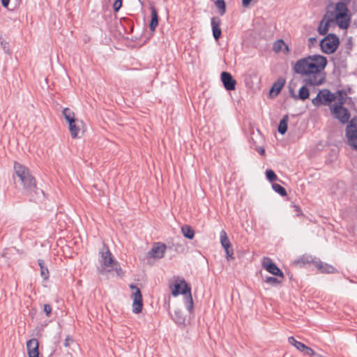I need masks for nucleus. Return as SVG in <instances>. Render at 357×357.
Listing matches in <instances>:
<instances>
[{
  "label": "nucleus",
  "mask_w": 357,
  "mask_h": 357,
  "mask_svg": "<svg viewBox=\"0 0 357 357\" xmlns=\"http://www.w3.org/2000/svg\"><path fill=\"white\" fill-rule=\"evenodd\" d=\"M14 170L17 176L21 181L26 194L31 197V200L35 201L45 197L44 191L37 187L34 176L26 167L15 162Z\"/></svg>",
  "instance_id": "nucleus-2"
},
{
  "label": "nucleus",
  "mask_w": 357,
  "mask_h": 357,
  "mask_svg": "<svg viewBox=\"0 0 357 357\" xmlns=\"http://www.w3.org/2000/svg\"><path fill=\"white\" fill-rule=\"evenodd\" d=\"M220 243L224 249L231 247V243L225 230H222L220 234Z\"/></svg>",
  "instance_id": "nucleus-28"
},
{
  "label": "nucleus",
  "mask_w": 357,
  "mask_h": 357,
  "mask_svg": "<svg viewBox=\"0 0 357 357\" xmlns=\"http://www.w3.org/2000/svg\"><path fill=\"white\" fill-rule=\"evenodd\" d=\"M327 63L326 57L314 54L298 60L293 68L295 73L308 77L303 79L306 85L316 86L321 85L326 79L323 71Z\"/></svg>",
  "instance_id": "nucleus-1"
},
{
  "label": "nucleus",
  "mask_w": 357,
  "mask_h": 357,
  "mask_svg": "<svg viewBox=\"0 0 357 357\" xmlns=\"http://www.w3.org/2000/svg\"><path fill=\"white\" fill-rule=\"evenodd\" d=\"M288 121H289V116L288 115H284L283 117L280 119L278 127V131L281 135H284L288 129Z\"/></svg>",
  "instance_id": "nucleus-23"
},
{
  "label": "nucleus",
  "mask_w": 357,
  "mask_h": 357,
  "mask_svg": "<svg viewBox=\"0 0 357 357\" xmlns=\"http://www.w3.org/2000/svg\"><path fill=\"white\" fill-rule=\"evenodd\" d=\"M335 19L338 27L341 29H347L351 22V13L343 1H339L335 6Z\"/></svg>",
  "instance_id": "nucleus-5"
},
{
  "label": "nucleus",
  "mask_w": 357,
  "mask_h": 357,
  "mask_svg": "<svg viewBox=\"0 0 357 357\" xmlns=\"http://www.w3.org/2000/svg\"><path fill=\"white\" fill-rule=\"evenodd\" d=\"M1 5L4 8H8L10 0H1Z\"/></svg>",
  "instance_id": "nucleus-46"
},
{
  "label": "nucleus",
  "mask_w": 357,
  "mask_h": 357,
  "mask_svg": "<svg viewBox=\"0 0 357 357\" xmlns=\"http://www.w3.org/2000/svg\"><path fill=\"white\" fill-rule=\"evenodd\" d=\"M331 113L334 117L340 121L342 124L349 122L350 113L346 107L341 105H333L330 107Z\"/></svg>",
  "instance_id": "nucleus-10"
},
{
  "label": "nucleus",
  "mask_w": 357,
  "mask_h": 357,
  "mask_svg": "<svg viewBox=\"0 0 357 357\" xmlns=\"http://www.w3.org/2000/svg\"><path fill=\"white\" fill-rule=\"evenodd\" d=\"M257 152L261 155H263L265 154V149L264 147H259L257 149Z\"/></svg>",
  "instance_id": "nucleus-47"
},
{
  "label": "nucleus",
  "mask_w": 357,
  "mask_h": 357,
  "mask_svg": "<svg viewBox=\"0 0 357 357\" xmlns=\"http://www.w3.org/2000/svg\"><path fill=\"white\" fill-rule=\"evenodd\" d=\"M181 232L183 236L189 240L193 239L195 236L194 229L188 225H184L181 227Z\"/></svg>",
  "instance_id": "nucleus-24"
},
{
  "label": "nucleus",
  "mask_w": 357,
  "mask_h": 357,
  "mask_svg": "<svg viewBox=\"0 0 357 357\" xmlns=\"http://www.w3.org/2000/svg\"><path fill=\"white\" fill-rule=\"evenodd\" d=\"M26 349L29 357H39V343L37 339L32 338L26 342Z\"/></svg>",
  "instance_id": "nucleus-15"
},
{
  "label": "nucleus",
  "mask_w": 357,
  "mask_h": 357,
  "mask_svg": "<svg viewBox=\"0 0 357 357\" xmlns=\"http://www.w3.org/2000/svg\"><path fill=\"white\" fill-rule=\"evenodd\" d=\"M282 280L280 278H275L273 276H266L264 282L273 287H277L282 283Z\"/></svg>",
  "instance_id": "nucleus-31"
},
{
  "label": "nucleus",
  "mask_w": 357,
  "mask_h": 357,
  "mask_svg": "<svg viewBox=\"0 0 357 357\" xmlns=\"http://www.w3.org/2000/svg\"><path fill=\"white\" fill-rule=\"evenodd\" d=\"M225 257L228 261L234 259V250L231 248V246L229 247L228 248H225Z\"/></svg>",
  "instance_id": "nucleus-37"
},
{
  "label": "nucleus",
  "mask_w": 357,
  "mask_h": 357,
  "mask_svg": "<svg viewBox=\"0 0 357 357\" xmlns=\"http://www.w3.org/2000/svg\"><path fill=\"white\" fill-rule=\"evenodd\" d=\"M116 273L118 275H120V273L122 272V270L121 268H119V269L116 268Z\"/></svg>",
  "instance_id": "nucleus-50"
},
{
  "label": "nucleus",
  "mask_w": 357,
  "mask_h": 357,
  "mask_svg": "<svg viewBox=\"0 0 357 357\" xmlns=\"http://www.w3.org/2000/svg\"><path fill=\"white\" fill-rule=\"evenodd\" d=\"M1 45L3 50H4L5 53L8 54H11V52L9 50V47H8V44L6 41H5V40L1 41Z\"/></svg>",
  "instance_id": "nucleus-41"
},
{
  "label": "nucleus",
  "mask_w": 357,
  "mask_h": 357,
  "mask_svg": "<svg viewBox=\"0 0 357 357\" xmlns=\"http://www.w3.org/2000/svg\"><path fill=\"white\" fill-rule=\"evenodd\" d=\"M79 122L82 123V121H79L78 119H75L70 123H68V128L70 132L71 137L73 139L77 138L78 133L80 130L79 125L77 124Z\"/></svg>",
  "instance_id": "nucleus-21"
},
{
  "label": "nucleus",
  "mask_w": 357,
  "mask_h": 357,
  "mask_svg": "<svg viewBox=\"0 0 357 357\" xmlns=\"http://www.w3.org/2000/svg\"><path fill=\"white\" fill-rule=\"evenodd\" d=\"M266 177L268 181L270 182H273L278 180V176L275 173V172L271 169H268L266 170Z\"/></svg>",
  "instance_id": "nucleus-35"
},
{
  "label": "nucleus",
  "mask_w": 357,
  "mask_h": 357,
  "mask_svg": "<svg viewBox=\"0 0 357 357\" xmlns=\"http://www.w3.org/2000/svg\"><path fill=\"white\" fill-rule=\"evenodd\" d=\"M172 289V294L173 296L176 297L180 294L183 296V302L185 307L189 312H192L194 307V302L191 294V287L186 281L182 278L179 282H176L172 285H170Z\"/></svg>",
  "instance_id": "nucleus-4"
},
{
  "label": "nucleus",
  "mask_w": 357,
  "mask_h": 357,
  "mask_svg": "<svg viewBox=\"0 0 357 357\" xmlns=\"http://www.w3.org/2000/svg\"><path fill=\"white\" fill-rule=\"evenodd\" d=\"M73 342V338L70 337V336H67L66 340H65V342L63 343V345L66 347H69V344H70V342Z\"/></svg>",
  "instance_id": "nucleus-43"
},
{
  "label": "nucleus",
  "mask_w": 357,
  "mask_h": 357,
  "mask_svg": "<svg viewBox=\"0 0 357 357\" xmlns=\"http://www.w3.org/2000/svg\"><path fill=\"white\" fill-rule=\"evenodd\" d=\"M215 5L216 8L218 9V13L220 15L222 16L225 14L226 12V3L225 0H216L215 1Z\"/></svg>",
  "instance_id": "nucleus-32"
},
{
  "label": "nucleus",
  "mask_w": 357,
  "mask_h": 357,
  "mask_svg": "<svg viewBox=\"0 0 357 357\" xmlns=\"http://www.w3.org/2000/svg\"><path fill=\"white\" fill-rule=\"evenodd\" d=\"M43 311L45 313V315L48 317L51 316L52 313V307L50 304H45L43 305Z\"/></svg>",
  "instance_id": "nucleus-40"
},
{
  "label": "nucleus",
  "mask_w": 357,
  "mask_h": 357,
  "mask_svg": "<svg viewBox=\"0 0 357 357\" xmlns=\"http://www.w3.org/2000/svg\"><path fill=\"white\" fill-rule=\"evenodd\" d=\"M151 20L149 23V28L151 32H154L158 26L159 17L158 11L153 5L150 6Z\"/></svg>",
  "instance_id": "nucleus-18"
},
{
  "label": "nucleus",
  "mask_w": 357,
  "mask_h": 357,
  "mask_svg": "<svg viewBox=\"0 0 357 357\" xmlns=\"http://www.w3.org/2000/svg\"><path fill=\"white\" fill-rule=\"evenodd\" d=\"M252 0H242V5L243 7H248Z\"/></svg>",
  "instance_id": "nucleus-45"
},
{
  "label": "nucleus",
  "mask_w": 357,
  "mask_h": 357,
  "mask_svg": "<svg viewBox=\"0 0 357 357\" xmlns=\"http://www.w3.org/2000/svg\"><path fill=\"white\" fill-rule=\"evenodd\" d=\"M101 254V261L100 263L102 267H109L112 266L114 263V259L112 255V253L105 244L103 245V250L100 252Z\"/></svg>",
  "instance_id": "nucleus-14"
},
{
  "label": "nucleus",
  "mask_w": 357,
  "mask_h": 357,
  "mask_svg": "<svg viewBox=\"0 0 357 357\" xmlns=\"http://www.w3.org/2000/svg\"><path fill=\"white\" fill-rule=\"evenodd\" d=\"M38 264L40 269L41 277L43 280H47L50 277L48 268L45 266L44 261L41 259H38Z\"/></svg>",
  "instance_id": "nucleus-26"
},
{
  "label": "nucleus",
  "mask_w": 357,
  "mask_h": 357,
  "mask_svg": "<svg viewBox=\"0 0 357 357\" xmlns=\"http://www.w3.org/2000/svg\"><path fill=\"white\" fill-rule=\"evenodd\" d=\"M337 102L333 104V105H341L343 106L346 102L347 93L344 90H337L336 92Z\"/></svg>",
  "instance_id": "nucleus-27"
},
{
  "label": "nucleus",
  "mask_w": 357,
  "mask_h": 357,
  "mask_svg": "<svg viewBox=\"0 0 357 357\" xmlns=\"http://www.w3.org/2000/svg\"><path fill=\"white\" fill-rule=\"evenodd\" d=\"M319 45L324 53L333 54L340 45L339 37L335 33H328L320 40Z\"/></svg>",
  "instance_id": "nucleus-6"
},
{
  "label": "nucleus",
  "mask_w": 357,
  "mask_h": 357,
  "mask_svg": "<svg viewBox=\"0 0 357 357\" xmlns=\"http://www.w3.org/2000/svg\"><path fill=\"white\" fill-rule=\"evenodd\" d=\"M317 42L316 37H311L308 39V46L311 47Z\"/></svg>",
  "instance_id": "nucleus-44"
},
{
  "label": "nucleus",
  "mask_w": 357,
  "mask_h": 357,
  "mask_svg": "<svg viewBox=\"0 0 357 357\" xmlns=\"http://www.w3.org/2000/svg\"><path fill=\"white\" fill-rule=\"evenodd\" d=\"M262 267L273 275L284 280V275L280 268L269 257H265L262 260Z\"/></svg>",
  "instance_id": "nucleus-11"
},
{
  "label": "nucleus",
  "mask_w": 357,
  "mask_h": 357,
  "mask_svg": "<svg viewBox=\"0 0 357 357\" xmlns=\"http://www.w3.org/2000/svg\"><path fill=\"white\" fill-rule=\"evenodd\" d=\"M166 249V244L161 242L155 243L152 248L148 252L147 257L161 259L164 257Z\"/></svg>",
  "instance_id": "nucleus-13"
},
{
  "label": "nucleus",
  "mask_w": 357,
  "mask_h": 357,
  "mask_svg": "<svg viewBox=\"0 0 357 357\" xmlns=\"http://www.w3.org/2000/svg\"><path fill=\"white\" fill-rule=\"evenodd\" d=\"M284 84L285 79L283 77L278 78L277 81L273 84L270 89V95L274 93L275 96H278L280 93L282 89L284 87Z\"/></svg>",
  "instance_id": "nucleus-20"
},
{
  "label": "nucleus",
  "mask_w": 357,
  "mask_h": 357,
  "mask_svg": "<svg viewBox=\"0 0 357 357\" xmlns=\"http://www.w3.org/2000/svg\"><path fill=\"white\" fill-rule=\"evenodd\" d=\"M122 0H115L113 3V9L115 12H117L120 10L122 6Z\"/></svg>",
  "instance_id": "nucleus-39"
},
{
  "label": "nucleus",
  "mask_w": 357,
  "mask_h": 357,
  "mask_svg": "<svg viewBox=\"0 0 357 357\" xmlns=\"http://www.w3.org/2000/svg\"><path fill=\"white\" fill-rule=\"evenodd\" d=\"M346 128V137L348 144L354 150L357 151V116L354 117Z\"/></svg>",
  "instance_id": "nucleus-8"
},
{
  "label": "nucleus",
  "mask_w": 357,
  "mask_h": 357,
  "mask_svg": "<svg viewBox=\"0 0 357 357\" xmlns=\"http://www.w3.org/2000/svg\"><path fill=\"white\" fill-rule=\"evenodd\" d=\"M172 319L177 325L184 326L185 324V317L179 309L174 310V315H172Z\"/></svg>",
  "instance_id": "nucleus-22"
},
{
  "label": "nucleus",
  "mask_w": 357,
  "mask_h": 357,
  "mask_svg": "<svg viewBox=\"0 0 357 357\" xmlns=\"http://www.w3.org/2000/svg\"><path fill=\"white\" fill-rule=\"evenodd\" d=\"M272 188L275 192L278 193L282 197L287 195L286 189L278 183H273Z\"/></svg>",
  "instance_id": "nucleus-33"
},
{
  "label": "nucleus",
  "mask_w": 357,
  "mask_h": 357,
  "mask_svg": "<svg viewBox=\"0 0 357 357\" xmlns=\"http://www.w3.org/2000/svg\"><path fill=\"white\" fill-rule=\"evenodd\" d=\"M98 271H99L100 273H102V270H100V269H99V270H98Z\"/></svg>",
  "instance_id": "nucleus-52"
},
{
  "label": "nucleus",
  "mask_w": 357,
  "mask_h": 357,
  "mask_svg": "<svg viewBox=\"0 0 357 357\" xmlns=\"http://www.w3.org/2000/svg\"><path fill=\"white\" fill-rule=\"evenodd\" d=\"M294 207L296 208V212L298 213L297 215H300L299 213L302 214V211H301V208L299 206H294Z\"/></svg>",
  "instance_id": "nucleus-49"
},
{
  "label": "nucleus",
  "mask_w": 357,
  "mask_h": 357,
  "mask_svg": "<svg viewBox=\"0 0 357 357\" xmlns=\"http://www.w3.org/2000/svg\"><path fill=\"white\" fill-rule=\"evenodd\" d=\"M284 45V40L282 39H279L274 43L273 49L275 52H278L282 50Z\"/></svg>",
  "instance_id": "nucleus-36"
},
{
  "label": "nucleus",
  "mask_w": 357,
  "mask_h": 357,
  "mask_svg": "<svg viewBox=\"0 0 357 357\" xmlns=\"http://www.w3.org/2000/svg\"><path fill=\"white\" fill-rule=\"evenodd\" d=\"M62 114L68 123L75 120V113L68 107H66L63 109Z\"/></svg>",
  "instance_id": "nucleus-29"
},
{
  "label": "nucleus",
  "mask_w": 357,
  "mask_h": 357,
  "mask_svg": "<svg viewBox=\"0 0 357 357\" xmlns=\"http://www.w3.org/2000/svg\"><path fill=\"white\" fill-rule=\"evenodd\" d=\"M336 93H332L328 89L319 90L317 96L312 100L314 106L319 107L321 105H329L336 100Z\"/></svg>",
  "instance_id": "nucleus-7"
},
{
  "label": "nucleus",
  "mask_w": 357,
  "mask_h": 357,
  "mask_svg": "<svg viewBox=\"0 0 357 357\" xmlns=\"http://www.w3.org/2000/svg\"><path fill=\"white\" fill-rule=\"evenodd\" d=\"M326 16L325 15L324 18L320 21L319 25L318 26V33L321 36H326L329 27L331 26V24L333 22L334 19L333 18H328L326 19Z\"/></svg>",
  "instance_id": "nucleus-19"
},
{
  "label": "nucleus",
  "mask_w": 357,
  "mask_h": 357,
  "mask_svg": "<svg viewBox=\"0 0 357 357\" xmlns=\"http://www.w3.org/2000/svg\"><path fill=\"white\" fill-rule=\"evenodd\" d=\"M221 20L219 17H213L211 19L212 33L215 40L218 41L222 36L220 28Z\"/></svg>",
  "instance_id": "nucleus-16"
},
{
  "label": "nucleus",
  "mask_w": 357,
  "mask_h": 357,
  "mask_svg": "<svg viewBox=\"0 0 357 357\" xmlns=\"http://www.w3.org/2000/svg\"><path fill=\"white\" fill-rule=\"evenodd\" d=\"M289 93H290L291 97H292L293 98L297 100V98H296L297 95L295 94V93H294L293 89H290L289 90Z\"/></svg>",
  "instance_id": "nucleus-48"
},
{
  "label": "nucleus",
  "mask_w": 357,
  "mask_h": 357,
  "mask_svg": "<svg viewBox=\"0 0 357 357\" xmlns=\"http://www.w3.org/2000/svg\"><path fill=\"white\" fill-rule=\"evenodd\" d=\"M289 342L294 346L298 351H301L302 349L305 348V344L297 341L293 336H291L288 339Z\"/></svg>",
  "instance_id": "nucleus-34"
},
{
  "label": "nucleus",
  "mask_w": 357,
  "mask_h": 357,
  "mask_svg": "<svg viewBox=\"0 0 357 357\" xmlns=\"http://www.w3.org/2000/svg\"><path fill=\"white\" fill-rule=\"evenodd\" d=\"M315 261H317V259L313 258L310 255H303L299 259L296 260L295 263L296 264H301L303 265H304L305 264L312 263L315 265V262H314Z\"/></svg>",
  "instance_id": "nucleus-30"
},
{
  "label": "nucleus",
  "mask_w": 357,
  "mask_h": 357,
  "mask_svg": "<svg viewBox=\"0 0 357 357\" xmlns=\"http://www.w3.org/2000/svg\"><path fill=\"white\" fill-rule=\"evenodd\" d=\"M130 288L135 290L132 294V312L134 314H139L142 312L143 308V299L142 294L139 288L135 284H130Z\"/></svg>",
  "instance_id": "nucleus-9"
},
{
  "label": "nucleus",
  "mask_w": 357,
  "mask_h": 357,
  "mask_svg": "<svg viewBox=\"0 0 357 357\" xmlns=\"http://www.w3.org/2000/svg\"><path fill=\"white\" fill-rule=\"evenodd\" d=\"M301 352H303L305 354L308 355L310 356H314L315 354L314 351L305 345V348L302 349Z\"/></svg>",
  "instance_id": "nucleus-38"
},
{
  "label": "nucleus",
  "mask_w": 357,
  "mask_h": 357,
  "mask_svg": "<svg viewBox=\"0 0 357 357\" xmlns=\"http://www.w3.org/2000/svg\"><path fill=\"white\" fill-rule=\"evenodd\" d=\"M307 86L308 85H306V84L305 83V85L302 86L299 89L298 93L296 96L298 100H305L307 98H309L310 91L307 88Z\"/></svg>",
  "instance_id": "nucleus-25"
},
{
  "label": "nucleus",
  "mask_w": 357,
  "mask_h": 357,
  "mask_svg": "<svg viewBox=\"0 0 357 357\" xmlns=\"http://www.w3.org/2000/svg\"><path fill=\"white\" fill-rule=\"evenodd\" d=\"M345 46L347 50V54H349V51L352 49L353 46L352 40L351 37L347 40Z\"/></svg>",
  "instance_id": "nucleus-42"
},
{
  "label": "nucleus",
  "mask_w": 357,
  "mask_h": 357,
  "mask_svg": "<svg viewBox=\"0 0 357 357\" xmlns=\"http://www.w3.org/2000/svg\"><path fill=\"white\" fill-rule=\"evenodd\" d=\"M138 1H139V2L140 3V4H141L142 6H143V5H144V2H143V1H142V0H138Z\"/></svg>",
  "instance_id": "nucleus-51"
},
{
  "label": "nucleus",
  "mask_w": 357,
  "mask_h": 357,
  "mask_svg": "<svg viewBox=\"0 0 357 357\" xmlns=\"http://www.w3.org/2000/svg\"><path fill=\"white\" fill-rule=\"evenodd\" d=\"M14 170L17 176L21 181L26 194L31 197V200L35 201L45 197L44 191L37 187L34 176L26 167L15 162Z\"/></svg>",
  "instance_id": "nucleus-3"
},
{
  "label": "nucleus",
  "mask_w": 357,
  "mask_h": 357,
  "mask_svg": "<svg viewBox=\"0 0 357 357\" xmlns=\"http://www.w3.org/2000/svg\"><path fill=\"white\" fill-rule=\"evenodd\" d=\"M314 262L316 268L321 273L330 274L338 273V271L334 266L327 263L322 262L319 259H317V261H315Z\"/></svg>",
  "instance_id": "nucleus-17"
},
{
  "label": "nucleus",
  "mask_w": 357,
  "mask_h": 357,
  "mask_svg": "<svg viewBox=\"0 0 357 357\" xmlns=\"http://www.w3.org/2000/svg\"><path fill=\"white\" fill-rule=\"evenodd\" d=\"M220 79L224 88L229 91L236 89V81L229 72L223 71L220 74Z\"/></svg>",
  "instance_id": "nucleus-12"
}]
</instances>
